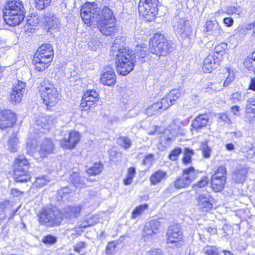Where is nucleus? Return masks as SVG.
Listing matches in <instances>:
<instances>
[{
    "mask_svg": "<svg viewBox=\"0 0 255 255\" xmlns=\"http://www.w3.org/2000/svg\"><path fill=\"white\" fill-rule=\"evenodd\" d=\"M8 149L12 152L16 151V139L15 136L13 135L8 141Z\"/></svg>",
    "mask_w": 255,
    "mask_h": 255,
    "instance_id": "obj_60",
    "label": "nucleus"
},
{
    "mask_svg": "<svg viewBox=\"0 0 255 255\" xmlns=\"http://www.w3.org/2000/svg\"><path fill=\"white\" fill-rule=\"evenodd\" d=\"M116 76L114 69L110 67H106L100 78L101 83L105 85L112 86L115 84Z\"/></svg>",
    "mask_w": 255,
    "mask_h": 255,
    "instance_id": "obj_17",
    "label": "nucleus"
},
{
    "mask_svg": "<svg viewBox=\"0 0 255 255\" xmlns=\"http://www.w3.org/2000/svg\"><path fill=\"white\" fill-rule=\"evenodd\" d=\"M166 242L170 248H178L182 246L183 235L178 225H173L169 227L166 233Z\"/></svg>",
    "mask_w": 255,
    "mask_h": 255,
    "instance_id": "obj_4",
    "label": "nucleus"
},
{
    "mask_svg": "<svg viewBox=\"0 0 255 255\" xmlns=\"http://www.w3.org/2000/svg\"><path fill=\"white\" fill-rule=\"evenodd\" d=\"M101 22V23L94 24L97 25L98 28L100 32L104 35L106 36H115L119 32V29L115 26V22Z\"/></svg>",
    "mask_w": 255,
    "mask_h": 255,
    "instance_id": "obj_19",
    "label": "nucleus"
},
{
    "mask_svg": "<svg viewBox=\"0 0 255 255\" xmlns=\"http://www.w3.org/2000/svg\"><path fill=\"white\" fill-rule=\"evenodd\" d=\"M227 48V44L225 43H222L216 46L215 48V52H213V54H216V55H218L219 56L221 55V58H222V56L223 53H224V50Z\"/></svg>",
    "mask_w": 255,
    "mask_h": 255,
    "instance_id": "obj_56",
    "label": "nucleus"
},
{
    "mask_svg": "<svg viewBox=\"0 0 255 255\" xmlns=\"http://www.w3.org/2000/svg\"><path fill=\"white\" fill-rule=\"evenodd\" d=\"M160 222L157 220H152L147 223L142 232V236L144 241L150 239L152 237L156 234L159 230Z\"/></svg>",
    "mask_w": 255,
    "mask_h": 255,
    "instance_id": "obj_16",
    "label": "nucleus"
},
{
    "mask_svg": "<svg viewBox=\"0 0 255 255\" xmlns=\"http://www.w3.org/2000/svg\"><path fill=\"white\" fill-rule=\"evenodd\" d=\"M112 54L116 56V61H120L121 60H128L131 58H135L132 50L128 47H121Z\"/></svg>",
    "mask_w": 255,
    "mask_h": 255,
    "instance_id": "obj_22",
    "label": "nucleus"
},
{
    "mask_svg": "<svg viewBox=\"0 0 255 255\" xmlns=\"http://www.w3.org/2000/svg\"><path fill=\"white\" fill-rule=\"evenodd\" d=\"M38 217L40 224L48 227L58 226L63 220L62 212L56 208L43 209Z\"/></svg>",
    "mask_w": 255,
    "mask_h": 255,
    "instance_id": "obj_2",
    "label": "nucleus"
},
{
    "mask_svg": "<svg viewBox=\"0 0 255 255\" xmlns=\"http://www.w3.org/2000/svg\"><path fill=\"white\" fill-rule=\"evenodd\" d=\"M200 149L202 151L204 157L208 158L210 157L211 148L208 145L207 142L205 141L202 143L200 146Z\"/></svg>",
    "mask_w": 255,
    "mask_h": 255,
    "instance_id": "obj_51",
    "label": "nucleus"
},
{
    "mask_svg": "<svg viewBox=\"0 0 255 255\" xmlns=\"http://www.w3.org/2000/svg\"><path fill=\"white\" fill-rule=\"evenodd\" d=\"M30 17L31 18H28L27 19L26 25L25 26V31L26 30V29L27 30H29V29H32V28L29 27L34 26L38 23V20L37 19H35L34 20L32 18V17Z\"/></svg>",
    "mask_w": 255,
    "mask_h": 255,
    "instance_id": "obj_62",
    "label": "nucleus"
},
{
    "mask_svg": "<svg viewBox=\"0 0 255 255\" xmlns=\"http://www.w3.org/2000/svg\"><path fill=\"white\" fill-rule=\"evenodd\" d=\"M70 180L72 184L77 188H83L86 186L84 179L78 173L73 172L70 176Z\"/></svg>",
    "mask_w": 255,
    "mask_h": 255,
    "instance_id": "obj_34",
    "label": "nucleus"
},
{
    "mask_svg": "<svg viewBox=\"0 0 255 255\" xmlns=\"http://www.w3.org/2000/svg\"><path fill=\"white\" fill-rule=\"evenodd\" d=\"M158 0H140L138 3V11L145 18L148 16L154 18L157 13Z\"/></svg>",
    "mask_w": 255,
    "mask_h": 255,
    "instance_id": "obj_6",
    "label": "nucleus"
},
{
    "mask_svg": "<svg viewBox=\"0 0 255 255\" xmlns=\"http://www.w3.org/2000/svg\"><path fill=\"white\" fill-rule=\"evenodd\" d=\"M217 177H212V188L215 192H220L224 189L226 183V180H225V178L222 177L220 179Z\"/></svg>",
    "mask_w": 255,
    "mask_h": 255,
    "instance_id": "obj_35",
    "label": "nucleus"
},
{
    "mask_svg": "<svg viewBox=\"0 0 255 255\" xmlns=\"http://www.w3.org/2000/svg\"><path fill=\"white\" fill-rule=\"evenodd\" d=\"M205 27L208 34L216 37L220 36L222 32V28L216 20L207 21Z\"/></svg>",
    "mask_w": 255,
    "mask_h": 255,
    "instance_id": "obj_23",
    "label": "nucleus"
},
{
    "mask_svg": "<svg viewBox=\"0 0 255 255\" xmlns=\"http://www.w3.org/2000/svg\"><path fill=\"white\" fill-rule=\"evenodd\" d=\"M81 207L80 205L67 206L63 208V214L66 219L73 220L77 218L80 215Z\"/></svg>",
    "mask_w": 255,
    "mask_h": 255,
    "instance_id": "obj_25",
    "label": "nucleus"
},
{
    "mask_svg": "<svg viewBox=\"0 0 255 255\" xmlns=\"http://www.w3.org/2000/svg\"><path fill=\"white\" fill-rule=\"evenodd\" d=\"M199 209L203 212H207L213 208L211 199L208 194L200 195L198 198Z\"/></svg>",
    "mask_w": 255,
    "mask_h": 255,
    "instance_id": "obj_24",
    "label": "nucleus"
},
{
    "mask_svg": "<svg viewBox=\"0 0 255 255\" xmlns=\"http://www.w3.org/2000/svg\"><path fill=\"white\" fill-rule=\"evenodd\" d=\"M55 119L52 116H47L42 117L39 120H37L36 125L39 128H45L48 129L50 126L52 125Z\"/></svg>",
    "mask_w": 255,
    "mask_h": 255,
    "instance_id": "obj_32",
    "label": "nucleus"
},
{
    "mask_svg": "<svg viewBox=\"0 0 255 255\" xmlns=\"http://www.w3.org/2000/svg\"><path fill=\"white\" fill-rule=\"evenodd\" d=\"M181 152V149L179 147H176L171 151L168 156L169 158L171 160L175 161L177 160Z\"/></svg>",
    "mask_w": 255,
    "mask_h": 255,
    "instance_id": "obj_57",
    "label": "nucleus"
},
{
    "mask_svg": "<svg viewBox=\"0 0 255 255\" xmlns=\"http://www.w3.org/2000/svg\"><path fill=\"white\" fill-rule=\"evenodd\" d=\"M96 12L97 13H95L93 16L92 25L100 24L101 22H110L109 23L111 24L112 22L116 21L113 11L108 7L105 6L103 9L100 8Z\"/></svg>",
    "mask_w": 255,
    "mask_h": 255,
    "instance_id": "obj_9",
    "label": "nucleus"
},
{
    "mask_svg": "<svg viewBox=\"0 0 255 255\" xmlns=\"http://www.w3.org/2000/svg\"><path fill=\"white\" fill-rule=\"evenodd\" d=\"M222 230L224 231V236L225 237L230 236L233 233L232 227L227 224H224L222 227Z\"/></svg>",
    "mask_w": 255,
    "mask_h": 255,
    "instance_id": "obj_64",
    "label": "nucleus"
},
{
    "mask_svg": "<svg viewBox=\"0 0 255 255\" xmlns=\"http://www.w3.org/2000/svg\"><path fill=\"white\" fill-rule=\"evenodd\" d=\"M248 173V168L245 165H240L234 170L232 179L236 183H243L246 179V174Z\"/></svg>",
    "mask_w": 255,
    "mask_h": 255,
    "instance_id": "obj_27",
    "label": "nucleus"
},
{
    "mask_svg": "<svg viewBox=\"0 0 255 255\" xmlns=\"http://www.w3.org/2000/svg\"><path fill=\"white\" fill-rule=\"evenodd\" d=\"M15 114L10 110L0 109V128L11 127L16 121Z\"/></svg>",
    "mask_w": 255,
    "mask_h": 255,
    "instance_id": "obj_13",
    "label": "nucleus"
},
{
    "mask_svg": "<svg viewBox=\"0 0 255 255\" xmlns=\"http://www.w3.org/2000/svg\"><path fill=\"white\" fill-rule=\"evenodd\" d=\"M190 184L188 179L182 174V176L177 177L173 182V186L176 189H181L188 187Z\"/></svg>",
    "mask_w": 255,
    "mask_h": 255,
    "instance_id": "obj_37",
    "label": "nucleus"
},
{
    "mask_svg": "<svg viewBox=\"0 0 255 255\" xmlns=\"http://www.w3.org/2000/svg\"><path fill=\"white\" fill-rule=\"evenodd\" d=\"M37 139H29L27 142V146L29 148L33 156L36 157L39 155L41 158L53 152L54 146L51 140L45 139L40 145L37 144Z\"/></svg>",
    "mask_w": 255,
    "mask_h": 255,
    "instance_id": "obj_3",
    "label": "nucleus"
},
{
    "mask_svg": "<svg viewBox=\"0 0 255 255\" xmlns=\"http://www.w3.org/2000/svg\"><path fill=\"white\" fill-rule=\"evenodd\" d=\"M50 181V178L47 176H41L36 178L33 186L40 188L47 184Z\"/></svg>",
    "mask_w": 255,
    "mask_h": 255,
    "instance_id": "obj_43",
    "label": "nucleus"
},
{
    "mask_svg": "<svg viewBox=\"0 0 255 255\" xmlns=\"http://www.w3.org/2000/svg\"><path fill=\"white\" fill-rule=\"evenodd\" d=\"M43 17L49 28H56L59 26L60 22L54 13L49 10L44 11Z\"/></svg>",
    "mask_w": 255,
    "mask_h": 255,
    "instance_id": "obj_28",
    "label": "nucleus"
},
{
    "mask_svg": "<svg viewBox=\"0 0 255 255\" xmlns=\"http://www.w3.org/2000/svg\"><path fill=\"white\" fill-rule=\"evenodd\" d=\"M51 62L34 55L32 63L34 65L35 69L38 71H43L47 68L50 65Z\"/></svg>",
    "mask_w": 255,
    "mask_h": 255,
    "instance_id": "obj_29",
    "label": "nucleus"
},
{
    "mask_svg": "<svg viewBox=\"0 0 255 255\" xmlns=\"http://www.w3.org/2000/svg\"><path fill=\"white\" fill-rule=\"evenodd\" d=\"M167 173L166 171L158 170L154 172L150 176L149 180L151 185H156L163 180L167 178Z\"/></svg>",
    "mask_w": 255,
    "mask_h": 255,
    "instance_id": "obj_30",
    "label": "nucleus"
},
{
    "mask_svg": "<svg viewBox=\"0 0 255 255\" xmlns=\"http://www.w3.org/2000/svg\"><path fill=\"white\" fill-rule=\"evenodd\" d=\"M245 118L246 122L249 123L255 122V108L253 109L252 107L247 106L245 110Z\"/></svg>",
    "mask_w": 255,
    "mask_h": 255,
    "instance_id": "obj_39",
    "label": "nucleus"
},
{
    "mask_svg": "<svg viewBox=\"0 0 255 255\" xmlns=\"http://www.w3.org/2000/svg\"><path fill=\"white\" fill-rule=\"evenodd\" d=\"M16 0L7 1L3 10V21L9 26H15L16 20Z\"/></svg>",
    "mask_w": 255,
    "mask_h": 255,
    "instance_id": "obj_10",
    "label": "nucleus"
},
{
    "mask_svg": "<svg viewBox=\"0 0 255 255\" xmlns=\"http://www.w3.org/2000/svg\"><path fill=\"white\" fill-rule=\"evenodd\" d=\"M116 247L117 244H116L114 242L109 243L106 247L105 252L106 254L108 255H113L115 252Z\"/></svg>",
    "mask_w": 255,
    "mask_h": 255,
    "instance_id": "obj_59",
    "label": "nucleus"
},
{
    "mask_svg": "<svg viewBox=\"0 0 255 255\" xmlns=\"http://www.w3.org/2000/svg\"><path fill=\"white\" fill-rule=\"evenodd\" d=\"M29 167V162L24 155L17 157V182H25L30 180Z\"/></svg>",
    "mask_w": 255,
    "mask_h": 255,
    "instance_id": "obj_7",
    "label": "nucleus"
},
{
    "mask_svg": "<svg viewBox=\"0 0 255 255\" xmlns=\"http://www.w3.org/2000/svg\"><path fill=\"white\" fill-rule=\"evenodd\" d=\"M135 51L137 56L141 58H144L147 54V48L145 44H137L135 46Z\"/></svg>",
    "mask_w": 255,
    "mask_h": 255,
    "instance_id": "obj_49",
    "label": "nucleus"
},
{
    "mask_svg": "<svg viewBox=\"0 0 255 255\" xmlns=\"http://www.w3.org/2000/svg\"><path fill=\"white\" fill-rule=\"evenodd\" d=\"M168 132L169 131L165 130L160 137L159 144L162 147L161 150H163L165 147L169 145L173 141L172 136H170L168 134Z\"/></svg>",
    "mask_w": 255,
    "mask_h": 255,
    "instance_id": "obj_40",
    "label": "nucleus"
},
{
    "mask_svg": "<svg viewBox=\"0 0 255 255\" xmlns=\"http://www.w3.org/2000/svg\"><path fill=\"white\" fill-rule=\"evenodd\" d=\"M34 55L51 62L54 57L53 47L49 44H43L38 48Z\"/></svg>",
    "mask_w": 255,
    "mask_h": 255,
    "instance_id": "obj_18",
    "label": "nucleus"
},
{
    "mask_svg": "<svg viewBox=\"0 0 255 255\" xmlns=\"http://www.w3.org/2000/svg\"><path fill=\"white\" fill-rule=\"evenodd\" d=\"M194 152L193 149L186 147L183 151L184 157L182 159L183 163L185 164H188L191 162L192 156L194 154Z\"/></svg>",
    "mask_w": 255,
    "mask_h": 255,
    "instance_id": "obj_44",
    "label": "nucleus"
},
{
    "mask_svg": "<svg viewBox=\"0 0 255 255\" xmlns=\"http://www.w3.org/2000/svg\"><path fill=\"white\" fill-rule=\"evenodd\" d=\"M199 173V171L192 166L185 168L182 171V174L190 184L198 177Z\"/></svg>",
    "mask_w": 255,
    "mask_h": 255,
    "instance_id": "obj_33",
    "label": "nucleus"
},
{
    "mask_svg": "<svg viewBox=\"0 0 255 255\" xmlns=\"http://www.w3.org/2000/svg\"><path fill=\"white\" fill-rule=\"evenodd\" d=\"M17 17L18 18L19 22H17V25L19 24V23L21 20L24 19L25 17V10L24 7V5L21 1L17 0Z\"/></svg>",
    "mask_w": 255,
    "mask_h": 255,
    "instance_id": "obj_42",
    "label": "nucleus"
},
{
    "mask_svg": "<svg viewBox=\"0 0 255 255\" xmlns=\"http://www.w3.org/2000/svg\"><path fill=\"white\" fill-rule=\"evenodd\" d=\"M99 102V93L95 90H89L84 93L81 106L84 111L90 110L98 105Z\"/></svg>",
    "mask_w": 255,
    "mask_h": 255,
    "instance_id": "obj_8",
    "label": "nucleus"
},
{
    "mask_svg": "<svg viewBox=\"0 0 255 255\" xmlns=\"http://www.w3.org/2000/svg\"><path fill=\"white\" fill-rule=\"evenodd\" d=\"M99 9L95 2H88L83 5L80 10V15L84 22L92 25L93 16L96 12V11Z\"/></svg>",
    "mask_w": 255,
    "mask_h": 255,
    "instance_id": "obj_11",
    "label": "nucleus"
},
{
    "mask_svg": "<svg viewBox=\"0 0 255 255\" xmlns=\"http://www.w3.org/2000/svg\"><path fill=\"white\" fill-rule=\"evenodd\" d=\"M209 181V180L207 176H203L199 181L193 185V188L194 189H197L200 188L204 187L208 184Z\"/></svg>",
    "mask_w": 255,
    "mask_h": 255,
    "instance_id": "obj_53",
    "label": "nucleus"
},
{
    "mask_svg": "<svg viewBox=\"0 0 255 255\" xmlns=\"http://www.w3.org/2000/svg\"><path fill=\"white\" fill-rule=\"evenodd\" d=\"M244 65L249 71H253L255 74V51L244 60Z\"/></svg>",
    "mask_w": 255,
    "mask_h": 255,
    "instance_id": "obj_36",
    "label": "nucleus"
},
{
    "mask_svg": "<svg viewBox=\"0 0 255 255\" xmlns=\"http://www.w3.org/2000/svg\"><path fill=\"white\" fill-rule=\"evenodd\" d=\"M227 71L228 73V75L223 83V86L225 87L229 86V85L235 79L234 74L233 73H231L229 69L227 70Z\"/></svg>",
    "mask_w": 255,
    "mask_h": 255,
    "instance_id": "obj_61",
    "label": "nucleus"
},
{
    "mask_svg": "<svg viewBox=\"0 0 255 255\" xmlns=\"http://www.w3.org/2000/svg\"><path fill=\"white\" fill-rule=\"evenodd\" d=\"M83 232L81 228H74L71 229H67L65 231V234L68 235H71L72 238H75L78 235L81 234Z\"/></svg>",
    "mask_w": 255,
    "mask_h": 255,
    "instance_id": "obj_55",
    "label": "nucleus"
},
{
    "mask_svg": "<svg viewBox=\"0 0 255 255\" xmlns=\"http://www.w3.org/2000/svg\"><path fill=\"white\" fill-rule=\"evenodd\" d=\"M13 206V204L9 200H5L0 203V209L6 210L10 209Z\"/></svg>",
    "mask_w": 255,
    "mask_h": 255,
    "instance_id": "obj_63",
    "label": "nucleus"
},
{
    "mask_svg": "<svg viewBox=\"0 0 255 255\" xmlns=\"http://www.w3.org/2000/svg\"><path fill=\"white\" fill-rule=\"evenodd\" d=\"M203 251L207 255H219L218 248L215 246H206Z\"/></svg>",
    "mask_w": 255,
    "mask_h": 255,
    "instance_id": "obj_54",
    "label": "nucleus"
},
{
    "mask_svg": "<svg viewBox=\"0 0 255 255\" xmlns=\"http://www.w3.org/2000/svg\"><path fill=\"white\" fill-rule=\"evenodd\" d=\"M217 177L221 179V178H225V180H227V170L225 166H221L219 167L217 170L212 177Z\"/></svg>",
    "mask_w": 255,
    "mask_h": 255,
    "instance_id": "obj_50",
    "label": "nucleus"
},
{
    "mask_svg": "<svg viewBox=\"0 0 255 255\" xmlns=\"http://www.w3.org/2000/svg\"><path fill=\"white\" fill-rule=\"evenodd\" d=\"M116 62L118 72L120 75L126 76L133 69L135 60V58H131L128 60H121L120 61Z\"/></svg>",
    "mask_w": 255,
    "mask_h": 255,
    "instance_id": "obj_15",
    "label": "nucleus"
},
{
    "mask_svg": "<svg viewBox=\"0 0 255 255\" xmlns=\"http://www.w3.org/2000/svg\"><path fill=\"white\" fill-rule=\"evenodd\" d=\"M221 55L219 56L216 54H210L205 58L203 65L204 72L211 73L213 69H216L220 65L221 61Z\"/></svg>",
    "mask_w": 255,
    "mask_h": 255,
    "instance_id": "obj_14",
    "label": "nucleus"
},
{
    "mask_svg": "<svg viewBox=\"0 0 255 255\" xmlns=\"http://www.w3.org/2000/svg\"><path fill=\"white\" fill-rule=\"evenodd\" d=\"M168 108V105L167 104L166 99L152 104L151 106L146 108L145 111V114L148 116H152L158 113L160 110H165Z\"/></svg>",
    "mask_w": 255,
    "mask_h": 255,
    "instance_id": "obj_20",
    "label": "nucleus"
},
{
    "mask_svg": "<svg viewBox=\"0 0 255 255\" xmlns=\"http://www.w3.org/2000/svg\"><path fill=\"white\" fill-rule=\"evenodd\" d=\"M174 27H176V30L183 37L189 36L191 33V28L189 24V21L185 19H179L176 25H174Z\"/></svg>",
    "mask_w": 255,
    "mask_h": 255,
    "instance_id": "obj_21",
    "label": "nucleus"
},
{
    "mask_svg": "<svg viewBox=\"0 0 255 255\" xmlns=\"http://www.w3.org/2000/svg\"><path fill=\"white\" fill-rule=\"evenodd\" d=\"M174 49L172 41L168 40L163 35L156 33L150 44L149 51L157 56H165L171 53Z\"/></svg>",
    "mask_w": 255,
    "mask_h": 255,
    "instance_id": "obj_1",
    "label": "nucleus"
},
{
    "mask_svg": "<svg viewBox=\"0 0 255 255\" xmlns=\"http://www.w3.org/2000/svg\"><path fill=\"white\" fill-rule=\"evenodd\" d=\"M181 96L180 90L179 89H174L170 91L167 95L164 96L162 99L165 100L167 104L168 105V108L174 104L178 99Z\"/></svg>",
    "mask_w": 255,
    "mask_h": 255,
    "instance_id": "obj_31",
    "label": "nucleus"
},
{
    "mask_svg": "<svg viewBox=\"0 0 255 255\" xmlns=\"http://www.w3.org/2000/svg\"><path fill=\"white\" fill-rule=\"evenodd\" d=\"M80 135L78 132L71 131L65 134L64 137L61 140L60 143L62 148L67 149L74 148L80 140Z\"/></svg>",
    "mask_w": 255,
    "mask_h": 255,
    "instance_id": "obj_12",
    "label": "nucleus"
},
{
    "mask_svg": "<svg viewBox=\"0 0 255 255\" xmlns=\"http://www.w3.org/2000/svg\"><path fill=\"white\" fill-rule=\"evenodd\" d=\"M57 239L52 235H48L43 237L42 242L44 244L53 245L56 243Z\"/></svg>",
    "mask_w": 255,
    "mask_h": 255,
    "instance_id": "obj_58",
    "label": "nucleus"
},
{
    "mask_svg": "<svg viewBox=\"0 0 255 255\" xmlns=\"http://www.w3.org/2000/svg\"><path fill=\"white\" fill-rule=\"evenodd\" d=\"M209 122V117L207 115H199L192 123L191 126L196 131L199 132L206 127Z\"/></svg>",
    "mask_w": 255,
    "mask_h": 255,
    "instance_id": "obj_26",
    "label": "nucleus"
},
{
    "mask_svg": "<svg viewBox=\"0 0 255 255\" xmlns=\"http://www.w3.org/2000/svg\"><path fill=\"white\" fill-rule=\"evenodd\" d=\"M222 85L221 82H210L208 83L206 87V91L208 92H213L219 91L222 89Z\"/></svg>",
    "mask_w": 255,
    "mask_h": 255,
    "instance_id": "obj_46",
    "label": "nucleus"
},
{
    "mask_svg": "<svg viewBox=\"0 0 255 255\" xmlns=\"http://www.w3.org/2000/svg\"><path fill=\"white\" fill-rule=\"evenodd\" d=\"M39 92L43 102L47 107H54L56 105L59 100L58 93L53 85L49 84L47 86L41 85Z\"/></svg>",
    "mask_w": 255,
    "mask_h": 255,
    "instance_id": "obj_5",
    "label": "nucleus"
},
{
    "mask_svg": "<svg viewBox=\"0 0 255 255\" xmlns=\"http://www.w3.org/2000/svg\"><path fill=\"white\" fill-rule=\"evenodd\" d=\"M103 169V165L101 162L95 163L92 166L87 169L86 172L90 175H99Z\"/></svg>",
    "mask_w": 255,
    "mask_h": 255,
    "instance_id": "obj_38",
    "label": "nucleus"
},
{
    "mask_svg": "<svg viewBox=\"0 0 255 255\" xmlns=\"http://www.w3.org/2000/svg\"><path fill=\"white\" fill-rule=\"evenodd\" d=\"M99 218L97 216L88 215L85 219V223H83L82 228H85L88 226H92L98 222Z\"/></svg>",
    "mask_w": 255,
    "mask_h": 255,
    "instance_id": "obj_47",
    "label": "nucleus"
},
{
    "mask_svg": "<svg viewBox=\"0 0 255 255\" xmlns=\"http://www.w3.org/2000/svg\"><path fill=\"white\" fill-rule=\"evenodd\" d=\"M25 83L18 80L17 83V103L22 101V98L25 94Z\"/></svg>",
    "mask_w": 255,
    "mask_h": 255,
    "instance_id": "obj_41",
    "label": "nucleus"
},
{
    "mask_svg": "<svg viewBox=\"0 0 255 255\" xmlns=\"http://www.w3.org/2000/svg\"><path fill=\"white\" fill-rule=\"evenodd\" d=\"M117 142L120 146L125 149H128L131 145L130 139L127 136H120L118 139Z\"/></svg>",
    "mask_w": 255,
    "mask_h": 255,
    "instance_id": "obj_45",
    "label": "nucleus"
},
{
    "mask_svg": "<svg viewBox=\"0 0 255 255\" xmlns=\"http://www.w3.org/2000/svg\"><path fill=\"white\" fill-rule=\"evenodd\" d=\"M35 2L36 7L39 10H42L50 4L51 0H35Z\"/></svg>",
    "mask_w": 255,
    "mask_h": 255,
    "instance_id": "obj_52",
    "label": "nucleus"
},
{
    "mask_svg": "<svg viewBox=\"0 0 255 255\" xmlns=\"http://www.w3.org/2000/svg\"><path fill=\"white\" fill-rule=\"evenodd\" d=\"M148 205L146 204L140 205L136 207L132 212L131 217L132 219H135L140 216L144 212L145 210L147 208Z\"/></svg>",
    "mask_w": 255,
    "mask_h": 255,
    "instance_id": "obj_48",
    "label": "nucleus"
}]
</instances>
